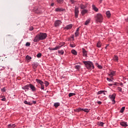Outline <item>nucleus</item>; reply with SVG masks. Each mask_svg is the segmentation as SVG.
Masks as SVG:
<instances>
[{"mask_svg":"<svg viewBox=\"0 0 128 128\" xmlns=\"http://www.w3.org/2000/svg\"><path fill=\"white\" fill-rule=\"evenodd\" d=\"M30 84H28L23 87H22V90H30Z\"/></svg>","mask_w":128,"mask_h":128,"instance_id":"12","label":"nucleus"},{"mask_svg":"<svg viewBox=\"0 0 128 128\" xmlns=\"http://www.w3.org/2000/svg\"><path fill=\"white\" fill-rule=\"evenodd\" d=\"M58 3L62 4L64 2V0H57Z\"/></svg>","mask_w":128,"mask_h":128,"instance_id":"36","label":"nucleus"},{"mask_svg":"<svg viewBox=\"0 0 128 128\" xmlns=\"http://www.w3.org/2000/svg\"><path fill=\"white\" fill-rule=\"evenodd\" d=\"M8 128H16V124H8Z\"/></svg>","mask_w":128,"mask_h":128,"instance_id":"19","label":"nucleus"},{"mask_svg":"<svg viewBox=\"0 0 128 128\" xmlns=\"http://www.w3.org/2000/svg\"><path fill=\"white\" fill-rule=\"evenodd\" d=\"M76 95V94L74 93H70L68 94V96L69 98H70L71 96H75Z\"/></svg>","mask_w":128,"mask_h":128,"instance_id":"34","label":"nucleus"},{"mask_svg":"<svg viewBox=\"0 0 128 128\" xmlns=\"http://www.w3.org/2000/svg\"><path fill=\"white\" fill-rule=\"evenodd\" d=\"M58 52H60V54H64V50H58Z\"/></svg>","mask_w":128,"mask_h":128,"instance_id":"41","label":"nucleus"},{"mask_svg":"<svg viewBox=\"0 0 128 128\" xmlns=\"http://www.w3.org/2000/svg\"><path fill=\"white\" fill-rule=\"evenodd\" d=\"M97 48H100L102 46V42L99 41L96 44Z\"/></svg>","mask_w":128,"mask_h":128,"instance_id":"24","label":"nucleus"},{"mask_svg":"<svg viewBox=\"0 0 128 128\" xmlns=\"http://www.w3.org/2000/svg\"><path fill=\"white\" fill-rule=\"evenodd\" d=\"M26 46H30V43L28 42H27L26 44Z\"/></svg>","mask_w":128,"mask_h":128,"instance_id":"38","label":"nucleus"},{"mask_svg":"<svg viewBox=\"0 0 128 128\" xmlns=\"http://www.w3.org/2000/svg\"><path fill=\"white\" fill-rule=\"evenodd\" d=\"M26 59H27L28 60H32V57L28 55H27L26 56Z\"/></svg>","mask_w":128,"mask_h":128,"instance_id":"35","label":"nucleus"},{"mask_svg":"<svg viewBox=\"0 0 128 128\" xmlns=\"http://www.w3.org/2000/svg\"><path fill=\"white\" fill-rule=\"evenodd\" d=\"M106 16L107 18H110V11H107L106 12Z\"/></svg>","mask_w":128,"mask_h":128,"instance_id":"23","label":"nucleus"},{"mask_svg":"<svg viewBox=\"0 0 128 128\" xmlns=\"http://www.w3.org/2000/svg\"><path fill=\"white\" fill-rule=\"evenodd\" d=\"M104 92H106V90H100L98 92V94H103Z\"/></svg>","mask_w":128,"mask_h":128,"instance_id":"28","label":"nucleus"},{"mask_svg":"<svg viewBox=\"0 0 128 128\" xmlns=\"http://www.w3.org/2000/svg\"><path fill=\"white\" fill-rule=\"evenodd\" d=\"M70 46H71V48H74V46H76V44H70Z\"/></svg>","mask_w":128,"mask_h":128,"instance_id":"40","label":"nucleus"},{"mask_svg":"<svg viewBox=\"0 0 128 128\" xmlns=\"http://www.w3.org/2000/svg\"><path fill=\"white\" fill-rule=\"evenodd\" d=\"M1 98H2V97Z\"/></svg>","mask_w":128,"mask_h":128,"instance_id":"57","label":"nucleus"},{"mask_svg":"<svg viewBox=\"0 0 128 128\" xmlns=\"http://www.w3.org/2000/svg\"><path fill=\"white\" fill-rule=\"evenodd\" d=\"M82 54L84 56H88V52L86 50V49L82 48Z\"/></svg>","mask_w":128,"mask_h":128,"instance_id":"10","label":"nucleus"},{"mask_svg":"<svg viewBox=\"0 0 128 128\" xmlns=\"http://www.w3.org/2000/svg\"><path fill=\"white\" fill-rule=\"evenodd\" d=\"M64 10L62 8H56V12H64Z\"/></svg>","mask_w":128,"mask_h":128,"instance_id":"17","label":"nucleus"},{"mask_svg":"<svg viewBox=\"0 0 128 128\" xmlns=\"http://www.w3.org/2000/svg\"><path fill=\"white\" fill-rule=\"evenodd\" d=\"M46 36H48V34H46V33L40 32L34 37L33 42H38L40 40H46Z\"/></svg>","mask_w":128,"mask_h":128,"instance_id":"1","label":"nucleus"},{"mask_svg":"<svg viewBox=\"0 0 128 128\" xmlns=\"http://www.w3.org/2000/svg\"><path fill=\"white\" fill-rule=\"evenodd\" d=\"M71 52L74 56H76V54H78V52H76V51L74 50H72Z\"/></svg>","mask_w":128,"mask_h":128,"instance_id":"20","label":"nucleus"},{"mask_svg":"<svg viewBox=\"0 0 128 128\" xmlns=\"http://www.w3.org/2000/svg\"><path fill=\"white\" fill-rule=\"evenodd\" d=\"M83 63L84 64L86 68H88V70H94V63L90 61H84Z\"/></svg>","mask_w":128,"mask_h":128,"instance_id":"2","label":"nucleus"},{"mask_svg":"<svg viewBox=\"0 0 128 128\" xmlns=\"http://www.w3.org/2000/svg\"><path fill=\"white\" fill-rule=\"evenodd\" d=\"M107 80L108 82H112V80H110V78H107Z\"/></svg>","mask_w":128,"mask_h":128,"instance_id":"46","label":"nucleus"},{"mask_svg":"<svg viewBox=\"0 0 128 128\" xmlns=\"http://www.w3.org/2000/svg\"><path fill=\"white\" fill-rule=\"evenodd\" d=\"M2 92H6V88H3L2 89Z\"/></svg>","mask_w":128,"mask_h":128,"instance_id":"50","label":"nucleus"},{"mask_svg":"<svg viewBox=\"0 0 128 128\" xmlns=\"http://www.w3.org/2000/svg\"><path fill=\"white\" fill-rule=\"evenodd\" d=\"M122 88L118 87V90H119V92H122Z\"/></svg>","mask_w":128,"mask_h":128,"instance_id":"45","label":"nucleus"},{"mask_svg":"<svg viewBox=\"0 0 128 128\" xmlns=\"http://www.w3.org/2000/svg\"><path fill=\"white\" fill-rule=\"evenodd\" d=\"M95 18L96 22H102V20H104V16L101 14H97L95 16Z\"/></svg>","mask_w":128,"mask_h":128,"instance_id":"3","label":"nucleus"},{"mask_svg":"<svg viewBox=\"0 0 128 128\" xmlns=\"http://www.w3.org/2000/svg\"><path fill=\"white\" fill-rule=\"evenodd\" d=\"M104 94H106L104 92L103 93Z\"/></svg>","mask_w":128,"mask_h":128,"instance_id":"55","label":"nucleus"},{"mask_svg":"<svg viewBox=\"0 0 128 128\" xmlns=\"http://www.w3.org/2000/svg\"><path fill=\"white\" fill-rule=\"evenodd\" d=\"M30 90H32V92H36V88L32 84H30Z\"/></svg>","mask_w":128,"mask_h":128,"instance_id":"7","label":"nucleus"},{"mask_svg":"<svg viewBox=\"0 0 128 128\" xmlns=\"http://www.w3.org/2000/svg\"><path fill=\"white\" fill-rule=\"evenodd\" d=\"M82 16H84L86 12H88V10L83 9V10L81 12Z\"/></svg>","mask_w":128,"mask_h":128,"instance_id":"15","label":"nucleus"},{"mask_svg":"<svg viewBox=\"0 0 128 128\" xmlns=\"http://www.w3.org/2000/svg\"><path fill=\"white\" fill-rule=\"evenodd\" d=\"M36 82H38V84H44V82L40 80L36 79Z\"/></svg>","mask_w":128,"mask_h":128,"instance_id":"14","label":"nucleus"},{"mask_svg":"<svg viewBox=\"0 0 128 128\" xmlns=\"http://www.w3.org/2000/svg\"><path fill=\"white\" fill-rule=\"evenodd\" d=\"M30 30H34V27L30 28Z\"/></svg>","mask_w":128,"mask_h":128,"instance_id":"49","label":"nucleus"},{"mask_svg":"<svg viewBox=\"0 0 128 128\" xmlns=\"http://www.w3.org/2000/svg\"><path fill=\"white\" fill-rule=\"evenodd\" d=\"M60 102H56L54 104V106H55V108H58V106H60Z\"/></svg>","mask_w":128,"mask_h":128,"instance_id":"26","label":"nucleus"},{"mask_svg":"<svg viewBox=\"0 0 128 128\" xmlns=\"http://www.w3.org/2000/svg\"><path fill=\"white\" fill-rule=\"evenodd\" d=\"M42 56V53H38L37 54V58H40Z\"/></svg>","mask_w":128,"mask_h":128,"instance_id":"39","label":"nucleus"},{"mask_svg":"<svg viewBox=\"0 0 128 128\" xmlns=\"http://www.w3.org/2000/svg\"><path fill=\"white\" fill-rule=\"evenodd\" d=\"M54 6V3H52L51 6Z\"/></svg>","mask_w":128,"mask_h":128,"instance_id":"52","label":"nucleus"},{"mask_svg":"<svg viewBox=\"0 0 128 128\" xmlns=\"http://www.w3.org/2000/svg\"><path fill=\"white\" fill-rule=\"evenodd\" d=\"M70 2H72V4H74V0H70Z\"/></svg>","mask_w":128,"mask_h":128,"instance_id":"53","label":"nucleus"},{"mask_svg":"<svg viewBox=\"0 0 128 128\" xmlns=\"http://www.w3.org/2000/svg\"><path fill=\"white\" fill-rule=\"evenodd\" d=\"M24 104H28V106H32V102H28L26 100L24 101Z\"/></svg>","mask_w":128,"mask_h":128,"instance_id":"21","label":"nucleus"},{"mask_svg":"<svg viewBox=\"0 0 128 128\" xmlns=\"http://www.w3.org/2000/svg\"><path fill=\"white\" fill-rule=\"evenodd\" d=\"M83 110V112H90V110L88 109H84L82 108V110Z\"/></svg>","mask_w":128,"mask_h":128,"instance_id":"33","label":"nucleus"},{"mask_svg":"<svg viewBox=\"0 0 128 128\" xmlns=\"http://www.w3.org/2000/svg\"><path fill=\"white\" fill-rule=\"evenodd\" d=\"M32 102H33V104H36V100H33V101H32Z\"/></svg>","mask_w":128,"mask_h":128,"instance_id":"51","label":"nucleus"},{"mask_svg":"<svg viewBox=\"0 0 128 128\" xmlns=\"http://www.w3.org/2000/svg\"><path fill=\"white\" fill-rule=\"evenodd\" d=\"M90 18H88V19L85 22V24L86 26H88V24H90Z\"/></svg>","mask_w":128,"mask_h":128,"instance_id":"27","label":"nucleus"},{"mask_svg":"<svg viewBox=\"0 0 128 128\" xmlns=\"http://www.w3.org/2000/svg\"><path fill=\"white\" fill-rule=\"evenodd\" d=\"M120 126H124L126 128V126H128V124H126V122H122L120 123Z\"/></svg>","mask_w":128,"mask_h":128,"instance_id":"11","label":"nucleus"},{"mask_svg":"<svg viewBox=\"0 0 128 128\" xmlns=\"http://www.w3.org/2000/svg\"><path fill=\"white\" fill-rule=\"evenodd\" d=\"M92 10H94L95 12H98V8H96V6L94 4L92 6Z\"/></svg>","mask_w":128,"mask_h":128,"instance_id":"16","label":"nucleus"},{"mask_svg":"<svg viewBox=\"0 0 128 128\" xmlns=\"http://www.w3.org/2000/svg\"><path fill=\"white\" fill-rule=\"evenodd\" d=\"M44 84H45V86H46V88H48V84H50V83H48V81H45Z\"/></svg>","mask_w":128,"mask_h":128,"instance_id":"30","label":"nucleus"},{"mask_svg":"<svg viewBox=\"0 0 128 128\" xmlns=\"http://www.w3.org/2000/svg\"><path fill=\"white\" fill-rule=\"evenodd\" d=\"M1 100H2V102H6V97H4L2 99H1Z\"/></svg>","mask_w":128,"mask_h":128,"instance_id":"44","label":"nucleus"},{"mask_svg":"<svg viewBox=\"0 0 128 128\" xmlns=\"http://www.w3.org/2000/svg\"><path fill=\"white\" fill-rule=\"evenodd\" d=\"M72 24H70L69 25H67L65 27L64 30H72Z\"/></svg>","mask_w":128,"mask_h":128,"instance_id":"9","label":"nucleus"},{"mask_svg":"<svg viewBox=\"0 0 128 128\" xmlns=\"http://www.w3.org/2000/svg\"><path fill=\"white\" fill-rule=\"evenodd\" d=\"M114 74H116V72L115 71H111L110 72V74H109V76H111V78H112V76H114Z\"/></svg>","mask_w":128,"mask_h":128,"instance_id":"13","label":"nucleus"},{"mask_svg":"<svg viewBox=\"0 0 128 128\" xmlns=\"http://www.w3.org/2000/svg\"><path fill=\"white\" fill-rule=\"evenodd\" d=\"M125 20H126V22H128V17L127 18L125 19Z\"/></svg>","mask_w":128,"mask_h":128,"instance_id":"54","label":"nucleus"},{"mask_svg":"<svg viewBox=\"0 0 128 128\" xmlns=\"http://www.w3.org/2000/svg\"><path fill=\"white\" fill-rule=\"evenodd\" d=\"M50 50H54V48H49Z\"/></svg>","mask_w":128,"mask_h":128,"instance_id":"48","label":"nucleus"},{"mask_svg":"<svg viewBox=\"0 0 128 128\" xmlns=\"http://www.w3.org/2000/svg\"><path fill=\"white\" fill-rule=\"evenodd\" d=\"M79 35H80V28L76 29V32H75V36L76 38H78V36Z\"/></svg>","mask_w":128,"mask_h":128,"instance_id":"8","label":"nucleus"},{"mask_svg":"<svg viewBox=\"0 0 128 128\" xmlns=\"http://www.w3.org/2000/svg\"><path fill=\"white\" fill-rule=\"evenodd\" d=\"M55 26H60L62 24V21L60 20H56L54 22Z\"/></svg>","mask_w":128,"mask_h":128,"instance_id":"5","label":"nucleus"},{"mask_svg":"<svg viewBox=\"0 0 128 128\" xmlns=\"http://www.w3.org/2000/svg\"><path fill=\"white\" fill-rule=\"evenodd\" d=\"M75 68H76V70H79L80 69V65H76L75 66Z\"/></svg>","mask_w":128,"mask_h":128,"instance_id":"29","label":"nucleus"},{"mask_svg":"<svg viewBox=\"0 0 128 128\" xmlns=\"http://www.w3.org/2000/svg\"><path fill=\"white\" fill-rule=\"evenodd\" d=\"M110 86H112V84H110Z\"/></svg>","mask_w":128,"mask_h":128,"instance_id":"56","label":"nucleus"},{"mask_svg":"<svg viewBox=\"0 0 128 128\" xmlns=\"http://www.w3.org/2000/svg\"><path fill=\"white\" fill-rule=\"evenodd\" d=\"M40 89L44 90V84L40 85Z\"/></svg>","mask_w":128,"mask_h":128,"instance_id":"37","label":"nucleus"},{"mask_svg":"<svg viewBox=\"0 0 128 128\" xmlns=\"http://www.w3.org/2000/svg\"><path fill=\"white\" fill-rule=\"evenodd\" d=\"M75 18H78V13H79V11H78V7H75Z\"/></svg>","mask_w":128,"mask_h":128,"instance_id":"6","label":"nucleus"},{"mask_svg":"<svg viewBox=\"0 0 128 128\" xmlns=\"http://www.w3.org/2000/svg\"><path fill=\"white\" fill-rule=\"evenodd\" d=\"M125 109H126V107H122V108L120 110V112H122V113L124 112Z\"/></svg>","mask_w":128,"mask_h":128,"instance_id":"31","label":"nucleus"},{"mask_svg":"<svg viewBox=\"0 0 128 128\" xmlns=\"http://www.w3.org/2000/svg\"><path fill=\"white\" fill-rule=\"evenodd\" d=\"M80 8L81 10H84L86 8V5H84V4H80Z\"/></svg>","mask_w":128,"mask_h":128,"instance_id":"18","label":"nucleus"},{"mask_svg":"<svg viewBox=\"0 0 128 128\" xmlns=\"http://www.w3.org/2000/svg\"><path fill=\"white\" fill-rule=\"evenodd\" d=\"M114 62H118V57L116 56H114Z\"/></svg>","mask_w":128,"mask_h":128,"instance_id":"25","label":"nucleus"},{"mask_svg":"<svg viewBox=\"0 0 128 128\" xmlns=\"http://www.w3.org/2000/svg\"><path fill=\"white\" fill-rule=\"evenodd\" d=\"M97 104H102V102H100V101H98V102H97Z\"/></svg>","mask_w":128,"mask_h":128,"instance_id":"47","label":"nucleus"},{"mask_svg":"<svg viewBox=\"0 0 128 128\" xmlns=\"http://www.w3.org/2000/svg\"><path fill=\"white\" fill-rule=\"evenodd\" d=\"M80 110H82V108H78V110H77V112H80Z\"/></svg>","mask_w":128,"mask_h":128,"instance_id":"42","label":"nucleus"},{"mask_svg":"<svg viewBox=\"0 0 128 128\" xmlns=\"http://www.w3.org/2000/svg\"><path fill=\"white\" fill-rule=\"evenodd\" d=\"M104 124L102 122H100L99 124V126H104Z\"/></svg>","mask_w":128,"mask_h":128,"instance_id":"43","label":"nucleus"},{"mask_svg":"<svg viewBox=\"0 0 128 128\" xmlns=\"http://www.w3.org/2000/svg\"><path fill=\"white\" fill-rule=\"evenodd\" d=\"M109 98L112 100V102H114L113 104L116 103V101L114 100L116 98V94H114L112 95H110Z\"/></svg>","mask_w":128,"mask_h":128,"instance_id":"4","label":"nucleus"},{"mask_svg":"<svg viewBox=\"0 0 128 128\" xmlns=\"http://www.w3.org/2000/svg\"><path fill=\"white\" fill-rule=\"evenodd\" d=\"M62 45H59V46H56L54 48V50H60V48H62Z\"/></svg>","mask_w":128,"mask_h":128,"instance_id":"22","label":"nucleus"},{"mask_svg":"<svg viewBox=\"0 0 128 128\" xmlns=\"http://www.w3.org/2000/svg\"><path fill=\"white\" fill-rule=\"evenodd\" d=\"M96 66L100 69L102 68V66L99 65L98 64H96Z\"/></svg>","mask_w":128,"mask_h":128,"instance_id":"32","label":"nucleus"}]
</instances>
